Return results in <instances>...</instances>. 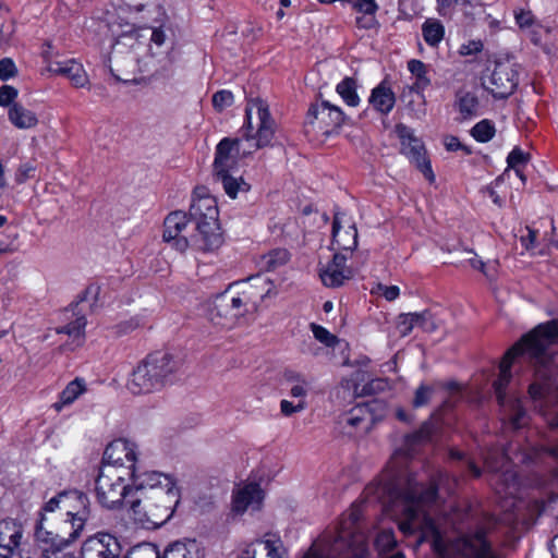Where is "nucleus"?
I'll return each instance as SVG.
<instances>
[{"label": "nucleus", "instance_id": "45", "mask_svg": "<svg viewBox=\"0 0 558 558\" xmlns=\"http://www.w3.org/2000/svg\"><path fill=\"white\" fill-rule=\"evenodd\" d=\"M529 156L524 154L520 148H514L507 157L508 166L515 170L519 174L521 167L527 162Z\"/></svg>", "mask_w": 558, "mask_h": 558}, {"label": "nucleus", "instance_id": "34", "mask_svg": "<svg viewBox=\"0 0 558 558\" xmlns=\"http://www.w3.org/2000/svg\"><path fill=\"white\" fill-rule=\"evenodd\" d=\"M408 69L416 77L415 86L417 88L424 89L430 84V80L426 75V65L421 60H410Z\"/></svg>", "mask_w": 558, "mask_h": 558}, {"label": "nucleus", "instance_id": "32", "mask_svg": "<svg viewBox=\"0 0 558 558\" xmlns=\"http://www.w3.org/2000/svg\"><path fill=\"white\" fill-rule=\"evenodd\" d=\"M289 259V252L283 248H277L262 256L260 267L266 271H272L284 265Z\"/></svg>", "mask_w": 558, "mask_h": 558}, {"label": "nucleus", "instance_id": "42", "mask_svg": "<svg viewBox=\"0 0 558 558\" xmlns=\"http://www.w3.org/2000/svg\"><path fill=\"white\" fill-rule=\"evenodd\" d=\"M351 234H352V244H344L341 240V233H340V225L338 217L335 216L333 223H332V236L333 240L343 248V250H352L356 247L357 245V231L354 227H351Z\"/></svg>", "mask_w": 558, "mask_h": 558}, {"label": "nucleus", "instance_id": "20", "mask_svg": "<svg viewBox=\"0 0 558 558\" xmlns=\"http://www.w3.org/2000/svg\"><path fill=\"white\" fill-rule=\"evenodd\" d=\"M167 473L159 471H140L138 469L133 470L129 475L132 480L131 493H129V508H132V501L135 499H143V496H147L155 489L159 480Z\"/></svg>", "mask_w": 558, "mask_h": 558}, {"label": "nucleus", "instance_id": "28", "mask_svg": "<svg viewBox=\"0 0 558 558\" xmlns=\"http://www.w3.org/2000/svg\"><path fill=\"white\" fill-rule=\"evenodd\" d=\"M86 391V384L83 378H75L70 381L60 392L59 401L52 404V408L60 412L64 407L72 404L80 396Z\"/></svg>", "mask_w": 558, "mask_h": 558}, {"label": "nucleus", "instance_id": "14", "mask_svg": "<svg viewBox=\"0 0 558 558\" xmlns=\"http://www.w3.org/2000/svg\"><path fill=\"white\" fill-rule=\"evenodd\" d=\"M137 446L128 439H116L111 441L105 449L102 466H112L120 469L126 465V474L130 475L136 470Z\"/></svg>", "mask_w": 558, "mask_h": 558}, {"label": "nucleus", "instance_id": "43", "mask_svg": "<svg viewBox=\"0 0 558 558\" xmlns=\"http://www.w3.org/2000/svg\"><path fill=\"white\" fill-rule=\"evenodd\" d=\"M416 326L421 327L426 332H433L438 328V325L430 312L424 311L415 313Z\"/></svg>", "mask_w": 558, "mask_h": 558}, {"label": "nucleus", "instance_id": "5", "mask_svg": "<svg viewBox=\"0 0 558 558\" xmlns=\"http://www.w3.org/2000/svg\"><path fill=\"white\" fill-rule=\"evenodd\" d=\"M218 215L216 199L196 192L189 209V218L195 223L196 233L192 235V243L197 250L210 252L222 244Z\"/></svg>", "mask_w": 558, "mask_h": 558}, {"label": "nucleus", "instance_id": "27", "mask_svg": "<svg viewBox=\"0 0 558 558\" xmlns=\"http://www.w3.org/2000/svg\"><path fill=\"white\" fill-rule=\"evenodd\" d=\"M87 320L84 315H81L75 318V320L64 325L62 327L56 328L57 333H65L71 339V342L68 344L71 350H74L77 347H81L85 340V327Z\"/></svg>", "mask_w": 558, "mask_h": 558}, {"label": "nucleus", "instance_id": "56", "mask_svg": "<svg viewBox=\"0 0 558 558\" xmlns=\"http://www.w3.org/2000/svg\"><path fill=\"white\" fill-rule=\"evenodd\" d=\"M378 289L383 292V295L385 296V299L387 301H393L400 294V290H399V288L397 286H383V284H379Z\"/></svg>", "mask_w": 558, "mask_h": 558}, {"label": "nucleus", "instance_id": "52", "mask_svg": "<svg viewBox=\"0 0 558 558\" xmlns=\"http://www.w3.org/2000/svg\"><path fill=\"white\" fill-rule=\"evenodd\" d=\"M305 402L302 400L299 401L296 404H293L288 400H282L280 402V410L284 416H291L294 413L303 411L305 409Z\"/></svg>", "mask_w": 558, "mask_h": 558}, {"label": "nucleus", "instance_id": "1", "mask_svg": "<svg viewBox=\"0 0 558 558\" xmlns=\"http://www.w3.org/2000/svg\"><path fill=\"white\" fill-rule=\"evenodd\" d=\"M558 344V320H550L536 326L511 347L499 365V377L494 381V389L500 405L501 421L513 429L527 424V415L520 401L504 393V388L511 379L513 360L522 354L529 356L535 367L534 380L529 387V395L536 408L545 411L558 404V365L554 362ZM558 428V412L551 421Z\"/></svg>", "mask_w": 558, "mask_h": 558}, {"label": "nucleus", "instance_id": "22", "mask_svg": "<svg viewBox=\"0 0 558 558\" xmlns=\"http://www.w3.org/2000/svg\"><path fill=\"white\" fill-rule=\"evenodd\" d=\"M347 257L340 253L333 255L332 260L327 267L320 270L323 283L329 288H337L343 284L345 279L351 276L350 270L345 268Z\"/></svg>", "mask_w": 558, "mask_h": 558}, {"label": "nucleus", "instance_id": "58", "mask_svg": "<svg viewBox=\"0 0 558 558\" xmlns=\"http://www.w3.org/2000/svg\"><path fill=\"white\" fill-rule=\"evenodd\" d=\"M284 378L292 385L308 383L302 374L294 371H287L284 373Z\"/></svg>", "mask_w": 558, "mask_h": 558}, {"label": "nucleus", "instance_id": "26", "mask_svg": "<svg viewBox=\"0 0 558 558\" xmlns=\"http://www.w3.org/2000/svg\"><path fill=\"white\" fill-rule=\"evenodd\" d=\"M10 122L17 129H32L38 124V118L32 110L23 105L15 102L8 111Z\"/></svg>", "mask_w": 558, "mask_h": 558}, {"label": "nucleus", "instance_id": "19", "mask_svg": "<svg viewBox=\"0 0 558 558\" xmlns=\"http://www.w3.org/2000/svg\"><path fill=\"white\" fill-rule=\"evenodd\" d=\"M264 499V492L257 483H247L233 492L232 511L239 514L250 508L259 510Z\"/></svg>", "mask_w": 558, "mask_h": 558}, {"label": "nucleus", "instance_id": "46", "mask_svg": "<svg viewBox=\"0 0 558 558\" xmlns=\"http://www.w3.org/2000/svg\"><path fill=\"white\" fill-rule=\"evenodd\" d=\"M434 389L430 386L427 385H421L416 390L413 398V407L414 408H421L428 403L433 396Z\"/></svg>", "mask_w": 558, "mask_h": 558}, {"label": "nucleus", "instance_id": "48", "mask_svg": "<svg viewBox=\"0 0 558 558\" xmlns=\"http://www.w3.org/2000/svg\"><path fill=\"white\" fill-rule=\"evenodd\" d=\"M19 92L15 87L11 85H3L0 87V106L1 107H11L15 104V98L17 97Z\"/></svg>", "mask_w": 558, "mask_h": 558}, {"label": "nucleus", "instance_id": "38", "mask_svg": "<svg viewBox=\"0 0 558 558\" xmlns=\"http://www.w3.org/2000/svg\"><path fill=\"white\" fill-rule=\"evenodd\" d=\"M260 543L265 545V549L267 550V556L269 558H282L284 548L280 537L267 534L266 538L260 541Z\"/></svg>", "mask_w": 558, "mask_h": 558}, {"label": "nucleus", "instance_id": "12", "mask_svg": "<svg viewBox=\"0 0 558 558\" xmlns=\"http://www.w3.org/2000/svg\"><path fill=\"white\" fill-rule=\"evenodd\" d=\"M490 84L493 85L490 95L495 98L509 97L518 85L517 63L510 58L495 61V68L490 74Z\"/></svg>", "mask_w": 558, "mask_h": 558}, {"label": "nucleus", "instance_id": "50", "mask_svg": "<svg viewBox=\"0 0 558 558\" xmlns=\"http://www.w3.org/2000/svg\"><path fill=\"white\" fill-rule=\"evenodd\" d=\"M35 170V166L32 165L31 162L22 163L16 170L15 181L19 184L24 183L25 181L34 177Z\"/></svg>", "mask_w": 558, "mask_h": 558}, {"label": "nucleus", "instance_id": "8", "mask_svg": "<svg viewBox=\"0 0 558 558\" xmlns=\"http://www.w3.org/2000/svg\"><path fill=\"white\" fill-rule=\"evenodd\" d=\"M123 470L101 466L96 478V496L99 504L108 509H116L125 504L129 506L131 485L125 483Z\"/></svg>", "mask_w": 558, "mask_h": 558}, {"label": "nucleus", "instance_id": "23", "mask_svg": "<svg viewBox=\"0 0 558 558\" xmlns=\"http://www.w3.org/2000/svg\"><path fill=\"white\" fill-rule=\"evenodd\" d=\"M48 71L68 77L75 87H84L88 77L81 63L73 59L61 62H50Z\"/></svg>", "mask_w": 558, "mask_h": 558}, {"label": "nucleus", "instance_id": "2", "mask_svg": "<svg viewBox=\"0 0 558 558\" xmlns=\"http://www.w3.org/2000/svg\"><path fill=\"white\" fill-rule=\"evenodd\" d=\"M399 498L404 506L405 519L400 523V530L412 533L420 530L423 537H432L435 545L440 539V532L434 519L426 512V508L437 500V487L430 484L427 487L409 478L407 487L399 493Z\"/></svg>", "mask_w": 558, "mask_h": 558}, {"label": "nucleus", "instance_id": "53", "mask_svg": "<svg viewBox=\"0 0 558 558\" xmlns=\"http://www.w3.org/2000/svg\"><path fill=\"white\" fill-rule=\"evenodd\" d=\"M484 48V44L481 40H470L466 44H463L460 47V54L462 56H471L477 52H481Z\"/></svg>", "mask_w": 558, "mask_h": 558}, {"label": "nucleus", "instance_id": "21", "mask_svg": "<svg viewBox=\"0 0 558 558\" xmlns=\"http://www.w3.org/2000/svg\"><path fill=\"white\" fill-rule=\"evenodd\" d=\"M453 548L465 558H488L486 531L481 530L473 535L459 537Z\"/></svg>", "mask_w": 558, "mask_h": 558}, {"label": "nucleus", "instance_id": "25", "mask_svg": "<svg viewBox=\"0 0 558 558\" xmlns=\"http://www.w3.org/2000/svg\"><path fill=\"white\" fill-rule=\"evenodd\" d=\"M160 558H201V546L196 539L177 541L165 549Z\"/></svg>", "mask_w": 558, "mask_h": 558}, {"label": "nucleus", "instance_id": "18", "mask_svg": "<svg viewBox=\"0 0 558 558\" xmlns=\"http://www.w3.org/2000/svg\"><path fill=\"white\" fill-rule=\"evenodd\" d=\"M23 527L14 520L0 521V558H20Z\"/></svg>", "mask_w": 558, "mask_h": 558}, {"label": "nucleus", "instance_id": "24", "mask_svg": "<svg viewBox=\"0 0 558 558\" xmlns=\"http://www.w3.org/2000/svg\"><path fill=\"white\" fill-rule=\"evenodd\" d=\"M369 102L381 113L387 114L392 110L396 104V96L387 81H383L372 90Z\"/></svg>", "mask_w": 558, "mask_h": 558}, {"label": "nucleus", "instance_id": "55", "mask_svg": "<svg viewBox=\"0 0 558 558\" xmlns=\"http://www.w3.org/2000/svg\"><path fill=\"white\" fill-rule=\"evenodd\" d=\"M514 17H515L517 24L521 28L531 27L534 24V22H535L534 15L532 14L531 11L515 12Z\"/></svg>", "mask_w": 558, "mask_h": 558}, {"label": "nucleus", "instance_id": "41", "mask_svg": "<svg viewBox=\"0 0 558 558\" xmlns=\"http://www.w3.org/2000/svg\"><path fill=\"white\" fill-rule=\"evenodd\" d=\"M314 338L327 347H335L338 339L335 335L330 333L326 328L317 324H311Z\"/></svg>", "mask_w": 558, "mask_h": 558}, {"label": "nucleus", "instance_id": "30", "mask_svg": "<svg viewBox=\"0 0 558 558\" xmlns=\"http://www.w3.org/2000/svg\"><path fill=\"white\" fill-rule=\"evenodd\" d=\"M376 405V402H371L366 404H359L353 408L347 417V424L352 427H360L363 423H367L365 428H367L368 424L372 422L371 412Z\"/></svg>", "mask_w": 558, "mask_h": 558}, {"label": "nucleus", "instance_id": "16", "mask_svg": "<svg viewBox=\"0 0 558 558\" xmlns=\"http://www.w3.org/2000/svg\"><path fill=\"white\" fill-rule=\"evenodd\" d=\"M186 226L187 215L185 213L180 210L170 213L163 222V241L170 243L179 252H185L189 246H194L192 238L189 240L182 234Z\"/></svg>", "mask_w": 558, "mask_h": 558}, {"label": "nucleus", "instance_id": "36", "mask_svg": "<svg viewBox=\"0 0 558 558\" xmlns=\"http://www.w3.org/2000/svg\"><path fill=\"white\" fill-rule=\"evenodd\" d=\"M123 558H160L156 545L145 543L133 547Z\"/></svg>", "mask_w": 558, "mask_h": 558}, {"label": "nucleus", "instance_id": "60", "mask_svg": "<svg viewBox=\"0 0 558 558\" xmlns=\"http://www.w3.org/2000/svg\"><path fill=\"white\" fill-rule=\"evenodd\" d=\"M469 255H471L469 258H468V263L470 264V266L473 268V269H476V270H480L482 271L484 275L486 274L485 271V263L477 258L476 254H474L473 252H468Z\"/></svg>", "mask_w": 558, "mask_h": 558}, {"label": "nucleus", "instance_id": "6", "mask_svg": "<svg viewBox=\"0 0 558 558\" xmlns=\"http://www.w3.org/2000/svg\"><path fill=\"white\" fill-rule=\"evenodd\" d=\"M47 515L69 523L73 537H78L90 515L89 499L77 489L63 490L44 505L43 518Z\"/></svg>", "mask_w": 558, "mask_h": 558}, {"label": "nucleus", "instance_id": "17", "mask_svg": "<svg viewBox=\"0 0 558 558\" xmlns=\"http://www.w3.org/2000/svg\"><path fill=\"white\" fill-rule=\"evenodd\" d=\"M239 157L240 140L222 138L216 147L214 174H223L236 168Z\"/></svg>", "mask_w": 558, "mask_h": 558}, {"label": "nucleus", "instance_id": "44", "mask_svg": "<svg viewBox=\"0 0 558 558\" xmlns=\"http://www.w3.org/2000/svg\"><path fill=\"white\" fill-rule=\"evenodd\" d=\"M233 104V95L230 90H218L213 96V105L218 111H222Z\"/></svg>", "mask_w": 558, "mask_h": 558}, {"label": "nucleus", "instance_id": "33", "mask_svg": "<svg viewBox=\"0 0 558 558\" xmlns=\"http://www.w3.org/2000/svg\"><path fill=\"white\" fill-rule=\"evenodd\" d=\"M457 104L459 111L464 118H470L476 113L478 107L477 97L472 93L460 90L457 94Z\"/></svg>", "mask_w": 558, "mask_h": 558}, {"label": "nucleus", "instance_id": "63", "mask_svg": "<svg viewBox=\"0 0 558 558\" xmlns=\"http://www.w3.org/2000/svg\"><path fill=\"white\" fill-rule=\"evenodd\" d=\"M385 386V381L381 379H374L369 383L368 388H364L365 392H374L377 389H383Z\"/></svg>", "mask_w": 558, "mask_h": 558}, {"label": "nucleus", "instance_id": "15", "mask_svg": "<svg viewBox=\"0 0 558 558\" xmlns=\"http://www.w3.org/2000/svg\"><path fill=\"white\" fill-rule=\"evenodd\" d=\"M48 521H52L51 515H47V519H44L41 510L40 520L35 530V537L41 549H45V551L61 553L78 538L73 537L72 531L70 530H64L62 533H58L46 529L45 522Z\"/></svg>", "mask_w": 558, "mask_h": 558}, {"label": "nucleus", "instance_id": "47", "mask_svg": "<svg viewBox=\"0 0 558 558\" xmlns=\"http://www.w3.org/2000/svg\"><path fill=\"white\" fill-rule=\"evenodd\" d=\"M353 9L367 15H374L378 10L375 0H347Z\"/></svg>", "mask_w": 558, "mask_h": 558}, {"label": "nucleus", "instance_id": "3", "mask_svg": "<svg viewBox=\"0 0 558 558\" xmlns=\"http://www.w3.org/2000/svg\"><path fill=\"white\" fill-rule=\"evenodd\" d=\"M181 494L172 475L166 474L150 494L132 501L134 520L143 525L160 526L168 522L180 502Z\"/></svg>", "mask_w": 558, "mask_h": 558}, {"label": "nucleus", "instance_id": "9", "mask_svg": "<svg viewBox=\"0 0 558 558\" xmlns=\"http://www.w3.org/2000/svg\"><path fill=\"white\" fill-rule=\"evenodd\" d=\"M342 110L327 100L311 105L305 121V134L312 138L329 136L337 132L344 122Z\"/></svg>", "mask_w": 558, "mask_h": 558}, {"label": "nucleus", "instance_id": "29", "mask_svg": "<svg viewBox=\"0 0 558 558\" xmlns=\"http://www.w3.org/2000/svg\"><path fill=\"white\" fill-rule=\"evenodd\" d=\"M422 35L428 46L437 47L444 39L445 27L438 20L428 19L422 25Z\"/></svg>", "mask_w": 558, "mask_h": 558}, {"label": "nucleus", "instance_id": "49", "mask_svg": "<svg viewBox=\"0 0 558 558\" xmlns=\"http://www.w3.org/2000/svg\"><path fill=\"white\" fill-rule=\"evenodd\" d=\"M471 135L481 143L488 142V119H484L476 123L472 130Z\"/></svg>", "mask_w": 558, "mask_h": 558}, {"label": "nucleus", "instance_id": "40", "mask_svg": "<svg viewBox=\"0 0 558 558\" xmlns=\"http://www.w3.org/2000/svg\"><path fill=\"white\" fill-rule=\"evenodd\" d=\"M416 326L415 313L400 314L397 319L396 328L401 337L408 336Z\"/></svg>", "mask_w": 558, "mask_h": 558}, {"label": "nucleus", "instance_id": "61", "mask_svg": "<svg viewBox=\"0 0 558 558\" xmlns=\"http://www.w3.org/2000/svg\"><path fill=\"white\" fill-rule=\"evenodd\" d=\"M151 43H154L156 46L160 47L165 44L166 40V34L161 27H155L151 29V36H150Z\"/></svg>", "mask_w": 558, "mask_h": 558}, {"label": "nucleus", "instance_id": "31", "mask_svg": "<svg viewBox=\"0 0 558 558\" xmlns=\"http://www.w3.org/2000/svg\"><path fill=\"white\" fill-rule=\"evenodd\" d=\"M336 89L348 106L356 107L360 104V97L356 93V82L354 78L345 77L337 85Z\"/></svg>", "mask_w": 558, "mask_h": 558}, {"label": "nucleus", "instance_id": "37", "mask_svg": "<svg viewBox=\"0 0 558 558\" xmlns=\"http://www.w3.org/2000/svg\"><path fill=\"white\" fill-rule=\"evenodd\" d=\"M436 429V423L434 418L430 417L421 426L418 430L409 436V440L412 442H425L432 440Z\"/></svg>", "mask_w": 558, "mask_h": 558}, {"label": "nucleus", "instance_id": "62", "mask_svg": "<svg viewBox=\"0 0 558 558\" xmlns=\"http://www.w3.org/2000/svg\"><path fill=\"white\" fill-rule=\"evenodd\" d=\"M539 454H546L550 457L554 461L558 462V445L557 446H548L543 445L538 449Z\"/></svg>", "mask_w": 558, "mask_h": 558}, {"label": "nucleus", "instance_id": "10", "mask_svg": "<svg viewBox=\"0 0 558 558\" xmlns=\"http://www.w3.org/2000/svg\"><path fill=\"white\" fill-rule=\"evenodd\" d=\"M245 138L255 140L254 148L259 149L270 145L275 134V121L268 106L260 99H251L245 108Z\"/></svg>", "mask_w": 558, "mask_h": 558}, {"label": "nucleus", "instance_id": "51", "mask_svg": "<svg viewBox=\"0 0 558 558\" xmlns=\"http://www.w3.org/2000/svg\"><path fill=\"white\" fill-rule=\"evenodd\" d=\"M17 70L15 63L10 58H3L0 60V78L9 80L16 74Z\"/></svg>", "mask_w": 558, "mask_h": 558}, {"label": "nucleus", "instance_id": "11", "mask_svg": "<svg viewBox=\"0 0 558 558\" xmlns=\"http://www.w3.org/2000/svg\"><path fill=\"white\" fill-rule=\"evenodd\" d=\"M397 132L401 140L402 154H404L412 162L415 163L416 168L429 182H434L435 174L432 170L429 160L425 156L423 143L416 138L412 134L411 130L405 125H397Z\"/></svg>", "mask_w": 558, "mask_h": 558}, {"label": "nucleus", "instance_id": "4", "mask_svg": "<svg viewBox=\"0 0 558 558\" xmlns=\"http://www.w3.org/2000/svg\"><path fill=\"white\" fill-rule=\"evenodd\" d=\"M182 361L168 352L147 355L131 374L128 389L133 395L149 393L171 383Z\"/></svg>", "mask_w": 558, "mask_h": 558}, {"label": "nucleus", "instance_id": "35", "mask_svg": "<svg viewBox=\"0 0 558 558\" xmlns=\"http://www.w3.org/2000/svg\"><path fill=\"white\" fill-rule=\"evenodd\" d=\"M215 177L221 181L225 192L231 197L235 198L238 195V192L243 187H246V183L241 179L240 181L232 175L229 174V172H226L223 174H215Z\"/></svg>", "mask_w": 558, "mask_h": 558}, {"label": "nucleus", "instance_id": "64", "mask_svg": "<svg viewBox=\"0 0 558 558\" xmlns=\"http://www.w3.org/2000/svg\"><path fill=\"white\" fill-rule=\"evenodd\" d=\"M256 551L251 546H247L238 558H255Z\"/></svg>", "mask_w": 558, "mask_h": 558}, {"label": "nucleus", "instance_id": "59", "mask_svg": "<svg viewBox=\"0 0 558 558\" xmlns=\"http://www.w3.org/2000/svg\"><path fill=\"white\" fill-rule=\"evenodd\" d=\"M310 383L292 385L290 395L294 398H303L306 396Z\"/></svg>", "mask_w": 558, "mask_h": 558}, {"label": "nucleus", "instance_id": "39", "mask_svg": "<svg viewBox=\"0 0 558 558\" xmlns=\"http://www.w3.org/2000/svg\"><path fill=\"white\" fill-rule=\"evenodd\" d=\"M396 546V538L392 531L385 530L378 533L375 539V547L380 553H387Z\"/></svg>", "mask_w": 558, "mask_h": 558}, {"label": "nucleus", "instance_id": "57", "mask_svg": "<svg viewBox=\"0 0 558 558\" xmlns=\"http://www.w3.org/2000/svg\"><path fill=\"white\" fill-rule=\"evenodd\" d=\"M437 3L439 14L445 16L456 4L460 3V0H437Z\"/></svg>", "mask_w": 558, "mask_h": 558}, {"label": "nucleus", "instance_id": "13", "mask_svg": "<svg viewBox=\"0 0 558 558\" xmlns=\"http://www.w3.org/2000/svg\"><path fill=\"white\" fill-rule=\"evenodd\" d=\"M122 546L119 539L109 533H97L86 538L78 558H121Z\"/></svg>", "mask_w": 558, "mask_h": 558}, {"label": "nucleus", "instance_id": "54", "mask_svg": "<svg viewBox=\"0 0 558 558\" xmlns=\"http://www.w3.org/2000/svg\"><path fill=\"white\" fill-rule=\"evenodd\" d=\"M445 146H446L447 150H449V151L462 149L466 155H470L473 153L469 146L461 144L459 138L456 136H447L445 138Z\"/></svg>", "mask_w": 558, "mask_h": 558}, {"label": "nucleus", "instance_id": "7", "mask_svg": "<svg viewBox=\"0 0 558 558\" xmlns=\"http://www.w3.org/2000/svg\"><path fill=\"white\" fill-rule=\"evenodd\" d=\"M251 290L246 289L235 294L231 289L218 294L209 310V316L214 324L231 328L243 317L250 308H255L256 303L252 301Z\"/></svg>", "mask_w": 558, "mask_h": 558}]
</instances>
